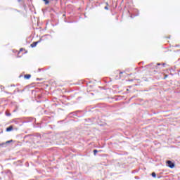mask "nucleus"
<instances>
[{
	"mask_svg": "<svg viewBox=\"0 0 180 180\" xmlns=\"http://www.w3.org/2000/svg\"><path fill=\"white\" fill-rule=\"evenodd\" d=\"M166 164H167V166L169 168H174L175 167V163L172 162L171 160H167L166 162Z\"/></svg>",
	"mask_w": 180,
	"mask_h": 180,
	"instance_id": "f257e3e1",
	"label": "nucleus"
},
{
	"mask_svg": "<svg viewBox=\"0 0 180 180\" xmlns=\"http://www.w3.org/2000/svg\"><path fill=\"white\" fill-rule=\"evenodd\" d=\"M53 2V0H46V4L47 5L48 4H51Z\"/></svg>",
	"mask_w": 180,
	"mask_h": 180,
	"instance_id": "423d86ee",
	"label": "nucleus"
},
{
	"mask_svg": "<svg viewBox=\"0 0 180 180\" xmlns=\"http://www.w3.org/2000/svg\"><path fill=\"white\" fill-rule=\"evenodd\" d=\"M13 130V126L11 125L9 127H7L6 131H12Z\"/></svg>",
	"mask_w": 180,
	"mask_h": 180,
	"instance_id": "20e7f679",
	"label": "nucleus"
},
{
	"mask_svg": "<svg viewBox=\"0 0 180 180\" xmlns=\"http://www.w3.org/2000/svg\"><path fill=\"white\" fill-rule=\"evenodd\" d=\"M43 1H44V2H46V0H43Z\"/></svg>",
	"mask_w": 180,
	"mask_h": 180,
	"instance_id": "2eb2a0df",
	"label": "nucleus"
},
{
	"mask_svg": "<svg viewBox=\"0 0 180 180\" xmlns=\"http://www.w3.org/2000/svg\"><path fill=\"white\" fill-rule=\"evenodd\" d=\"M152 176H153V178H155V176H156L155 172L152 173Z\"/></svg>",
	"mask_w": 180,
	"mask_h": 180,
	"instance_id": "0eeeda50",
	"label": "nucleus"
},
{
	"mask_svg": "<svg viewBox=\"0 0 180 180\" xmlns=\"http://www.w3.org/2000/svg\"><path fill=\"white\" fill-rule=\"evenodd\" d=\"M41 41V39H40L39 41H34L32 44H31V47L34 48L36 47V46H37V44H39V43H40Z\"/></svg>",
	"mask_w": 180,
	"mask_h": 180,
	"instance_id": "f03ea898",
	"label": "nucleus"
},
{
	"mask_svg": "<svg viewBox=\"0 0 180 180\" xmlns=\"http://www.w3.org/2000/svg\"><path fill=\"white\" fill-rule=\"evenodd\" d=\"M167 77H168V75H165V79L167 78Z\"/></svg>",
	"mask_w": 180,
	"mask_h": 180,
	"instance_id": "9d476101",
	"label": "nucleus"
},
{
	"mask_svg": "<svg viewBox=\"0 0 180 180\" xmlns=\"http://www.w3.org/2000/svg\"><path fill=\"white\" fill-rule=\"evenodd\" d=\"M18 2H20L22 0H18Z\"/></svg>",
	"mask_w": 180,
	"mask_h": 180,
	"instance_id": "ddd939ff",
	"label": "nucleus"
},
{
	"mask_svg": "<svg viewBox=\"0 0 180 180\" xmlns=\"http://www.w3.org/2000/svg\"><path fill=\"white\" fill-rule=\"evenodd\" d=\"M120 74H123V72H120Z\"/></svg>",
	"mask_w": 180,
	"mask_h": 180,
	"instance_id": "4468645a",
	"label": "nucleus"
},
{
	"mask_svg": "<svg viewBox=\"0 0 180 180\" xmlns=\"http://www.w3.org/2000/svg\"><path fill=\"white\" fill-rule=\"evenodd\" d=\"M105 9H106L108 11V9H109V8H108V6H105Z\"/></svg>",
	"mask_w": 180,
	"mask_h": 180,
	"instance_id": "1a4fd4ad",
	"label": "nucleus"
},
{
	"mask_svg": "<svg viewBox=\"0 0 180 180\" xmlns=\"http://www.w3.org/2000/svg\"><path fill=\"white\" fill-rule=\"evenodd\" d=\"M158 65H161V64L160 63H158Z\"/></svg>",
	"mask_w": 180,
	"mask_h": 180,
	"instance_id": "f8f14e48",
	"label": "nucleus"
},
{
	"mask_svg": "<svg viewBox=\"0 0 180 180\" xmlns=\"http://www.w3.org/2000/svg\"><path fill=\"white\" fill-rule=\"evenodd\" d=\"M98 153V150H94V155H96V153Z\"/></svg>",
	"mask_w": 180,
	"mask_h": 180,
	"instance_id": "6e6552de",
	"label": "nucleus"
},
{
	"mask_svg": "<svg viewBox=\"0 0 180 180\" xmlns=\"http://www.w3.org/2000/svg\"><path fill=\"white\" fill-rule=\"evenodd\" d=\"M22 50H23V49H20V51H22Z\"/></svg>",
	"mask_w": 180,
	"mask_h": 180,
	"instance_id": "9b49d317",
	"label": "nucleus"
},
{
	"mask_svg": "<svg viewBox=\"0 0 180 180\" xmlns=\"http://www.w3.org/2000/svg\"><path fill=\"white\" fill-rule=\"evenodd\" d=\"M24 78H25V79H30V78H32V75H25L24 76Z\"/></svg>",
	"mask_w": 180,
	"mask_h": 180,
	"instance_id": "39448f33",
	"label": "nucleus"
},
{
	"mask_svg": "<svg viewBox=\"0 0 180 180\" xmlns=\"http://www.w3.org/2000/svg\"><path fill=\"white\" fill-rule=\"evenodd\" d=\"M10 143H13V140H10V141H7L5 143H2L0 144V147H4V146H5V144H9Z\"/></svg>",
	"mask_w": 180,
	"mask_h": 180,
	"instance_id": "7ed1b4c3",
	"label": "nucleus"
}]
</instances>
